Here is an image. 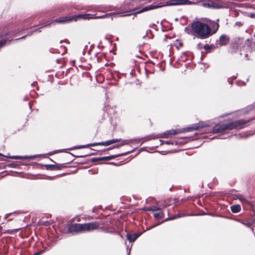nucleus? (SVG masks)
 <instances>
[{"instance_id":"dca6fc26","label":"nucleus","mask_w":255,"mask_h":255,"mask_svg":"<svg viewBox=\"0 0 255 255\" xmlns=\"http://www.w3.org/2000/svg\"><path fill=\"white\" fill-rule=\"evenodd\" d=\"M182 216V214H177V215H175L174 216H173L170 217V220H173V219H176L177 218L181 217Z\"/></svg>"},{"instance_id":"cd10ccee","label":"nucleus","mask_w":255,"mask_h":255,"mask_svg":"<svg viewBox=\"0 0 255 255\" xmlns=\"http://www.w3.org/2000/svg\"><path fill=\"white\" fill-rule=\"evenodd\" d=\"M199 47H200V48H201L202 47V46L201 45H200V44H199Z\"/></svg>"},{"instance_id":"f3484780","label":"nucleus","mask_w":255,"mask_h":255,"mask_svg":"<svg viewBox=\"0 0 255 255\" xmlns=\"http://www.w3.org/2000/svg\"><path fill=\"white\" fill-rule=\"evenodd\" d=\"M128 140H123V141H122V142L120 143V144L118 145L116 147H120L121 146H122L123 145L128 144Z\"/></svg>"},{"instance_id":"423d86ee","label":"nucleus","mask_w":255,"mask_h":255,"mask_svg":"<svg viewBox=\"0 0 255 255\" xmlns=\"http://www.w3.org/2000/svg\"><path fill=\"white\" fill-rule=\"evenodd\" d=\"M69 230L70 232H84L83 224H74L70 226L69 228Z\"/></svg>"},{"instance_id":"393cba45","label":"nucleus","mask_w":255,"mask_h":255,"mask_svg":"<svg viewBox=\"0 0 255 255\" xmlns=\"http://www.w3.org/2000/svg\"><path fill=\"white\" fill-rule=\"evenodd\" d=\"M96 10L99 11H104L103 10H102L99 8H98L96 9Z\"/></svg>"},{"instance_id":"c756f323","label":"nucleus","mask_w":255,"mask_h":255,"mask_svg":"<svg viewBox=\"0 0 255 255\" xmlns=\"http://www.w3.org/2000/svg\"><path fill=\"white\" fill-rule=\"evenodd\" d=\"M0 155H1V154L0 153Z\"/></svg>"},{"instance_id":"ddd939ff","label":"nucleus","mask_w":255,"mask_h":255,"mask_svg":"<svg viewBox=\"0 0 255 255\" xmlns=\"http://www.w3.org/2000/svg\"><path fill=\"white\" fill-rule=\"evenodd\" d=\"M35 156H13L10 157L11 159H28V158H33Z\"/></svg>"},{"instance_id":"2eb2a0df","label":"nucleus","mask_w":255,"mask_h":255,"mask_svg":"<svg viewBox=\"0 0 255 255\" xmlns=\"http://www.w3.org/2000/svg\"><path fill=\"white\" fill-rule=\"evenodd\" d=\"M163 213L162 212L160 211L158 213H154L153 216L156 218H162L163 217Z\"/></svg>"},{"instance_id":"39448f33","label":"nucleus","mask_w":255,"mask_h":255,"mask_svg":"<svg viewBox=\"0 0 255 255\" xmlns=\"http://www.w3.org/2000/svg\"><path fill=\"white\" fill-rule=\"evenodd\" d=\"M99 225L97 222L90 223L87 224H83V231L84 232H90L98 228Z\"/></svg>"},{"instance_id":"0eeeda50","label":"nucleus","mask_w":255,"mask_h":255,"mask_svg":"<svg viewBox=\"0 0 255 255\" xmlns=\"http://www.w3.org/2000/svg\"><path fill=\"white\" fill-rule=\"evenodd\" d=\"M120 139H112V140H108V141H104V142H98V143H92L90 145H88L87 146H84L83 147H88V146H96V145H104V146H108L109 145H111L112 144H113L114 143H116L117 142H119L120 141Z\"/></svg>"},{"instance_id":"20e7f679","label":"nucleus","mask_w":255,"mask_h":255,"mask_svg":"<svg viewBox=\"0 0 255 255\" xmlns=\"http://www.w3.org/2000/svg\"><path fill=\"white\" fill-rule=\"evenodd\" d=\"M192 3L189 0H171L166 2L165 4H156V5H150L146 7H144L142 9L137 11L136 13H140L142 12H144L152 9L157 8L161 7L165 5H186L190 4Z\"/></svg>"},{"instance_id":"1a4fd4ad","label":"nucleus","mask_w":255,"mask_h":255,"mask_svg":"<svg viewBox=\"0 0 255 255\" xmlns=\"http://www.w3.org/2000/svg\"><path fill=\"white\" fill-rule=\"evenodd\" d=\"M229 42V38L225 35H222L218 41V44L220 46L225 45Z\"/></svg>"},{"instance_id":"6e6552de","label":"nucleus","mask_w":255,"mask_h":255,"mask_svg":"<svg viewBox=\"0 0 255 255\" xmlns=\"http://www.w3.org/2000/svg\"><path fill=\"white\" fill-rule=\"evenodd\" d=\"M181 132V131L180 130L171 129L162 134L159 137L167 138L170 135H175L180 133Z\"/></svg>"},{"instance_id":"f8f14e48","label":"nucleus","mask_w":255,"mask_h":255,"mask_svg":"<svg viewBox=\"0 0 255 255\" xmlns=\"http://www.w3.org/2000/svg\"><path fill=\"white\" fill-rule=\"evenodd\" d=\"M237 198L241 201L243 204H247L248 205H250V202L247 200L244 197H243L242 195H237Z\"/></svg>"},{"instance_id":"412c9836","label":"nucleus","mask_w":255,"mask_h":255,"mask_svg":"<svg viewBox=\"0 0 255 255\" xmlns=\"http://www.w3.org/2000/svg\"><path fill=\"white\" fill-rule=\"evenodd\" d=\"M160 141L161 142V144H163V143H165L167 144H172L171 141H164L163 140H160Z\"/></svg>"},{"instance_id":"6ab92c4d","label":"nucleus","mask_w":255,"mask_h":255,"mask_svg":"<svg viewBox=\"0 0 255 255\" xmlns=\"http://www.w3.org/2000/svg\"><path fill=\"white\" fill-rule=\"evenodd\" d=\"M148 210H149V211H157V210H159V208L156 207H151L150 208H149L148 209Z\"/></svg>"},{"instance_id":"aec40b11","label":"nucleus","mask_w":255,"mask_h":255,"mask_svg":"<svg viewBox=\"0 0 255 255\" xmlns=\"http://www.w3.org/2000/svg\"><path fill=\"white\" fill-rule=\"evenodd\" d=\"M6 43V41L5 40H1L0 41V48L3 47Z\"/></svg>"},{"instance_id":"bb28decb","label":"nucleus","mask_w":255,"mask_h":255,"mask_svg":"<svg viewBox=\"0 0 255 255\" xmlns=\"http://www.w3.org/2000/svg\"><path fill=\"white\" fill-rule=\"evenodd\" d=\"M105 158L106 159H111L110 157H106Z\"/></svg>"},{"instance_id":"5701e85b","label":"nucleus","mask_w":255,"mask_h":255,"mask_svg":"<svg viewBox=\"0 0 255 255\" xmlns=\"http://www.w3.org/2000/svg\"><path fill=\"white\" fill-rule=\"evenodd\" d=\"M205 48L206 49V50L207 51H208V49H209V46H205Z\"/></svg>"},{"instance_id":"f03ea898","label":"nucleus","mask_w":255,"mask_h":255,"mask_svg":"<svg viewBox=\"0 0 255 255\" xmlns=\"http://www.w3.org/2000/svg\"><path fill=\"white\" fill-rule=\"evenodd\" d=\"M246 121L239 120L235 123L216 125L213 128V132L215 133L223 132L233 128H242L244 127Z\"/></svg>"},{"instance_id":"f257e3e1","label":"nucleus","mask_w":255,"mask_h":255,"mask_svg":"<svg viewBox=\"0 0 255 255\" xmlns=\"http://www.w3.org/2000/svg\"><path fill=\"white\" fill-rule=\"evenodd\" d=\"M217 22H213L211 28L207 23L197 20L192 23L191 26L186 27L185 31L188 34L201 39H205L215 33L219 28Z\"/></svg>"},{"instance_id":"9b49d317","label":"nucleus","mask_w":255,"mask_h":255,"mask_svg":"<svg viewBox=\"0 0 255 255\" xmlns=\"http://www.w3.org/2000/svg\"><path fill=\"white\" fill-rule=\"evenodd\" d=\"M231 209L232 212L237 213L241 211V207L239 205H234L231 207Z\"/></svg>"},{"instance_id":"4468645a","label":"nucleus","mask_w":255,"mask_h":255,"mask_svg":"<svg viewBox=\"0 0 255 255\" xmlns=\"http://www.w3.org/2000/svg\"><path fill=\"white\" fill-rule=\"evenodd\" d=\"M205 127V126H204V125H203V124H201V123H199V124H197V125H194V126L192 127V129H199V128H203V127Z\"/></svg>"},{"instance_id":"7ed1b4c3","label":"nucleus","mask_w":255,"mask_h":255,"mask_svg":"<svg viewBox=\"0 0 255 255\" xmlns=\"http://www.w3.org/2000/svg\"><path fill=\"white\" fill-rule=\"evenodd\" d=\"M112 15V13H108L103 15L98 16H93L92 15L89 13L78 14L74 16L71 17H62L61 18H57L55 22L61 23H66L70 22L72 20L77 21L78 19L82 18L84 19H90L93 18H104L109 17Z\"/></svg>"},{"instance_id":"9d476101","label":"nucleus","mask_w":255,"mask_h":255,"mask_svg":"<svg viewBox=\"0 0 255 255\" xmlns=\"http://www.w3.org/2000/svg\"><path fill=\"white\" fill-rule=\"evenodd\" d=\"M141 233L128 234L127 238L130 242H134L138 237L141 235Z\"/></svg>"},{"instance_id":"c85d7f7f","label":"nucleus","mask_w":255,"mask_h":255,"mask_svg":"<svg viewBox=\"0 0 255 255\" xmlns=\"http://www.w3.org/2000/svg\"><path fill=\"white\" fill-rule=\"evenodd\" d=\"M168 220H170V218L168 219ZM166 221H167V219H166Z\"/></svg>"},{"instance_id":"4be33fe9","label":"nucleus","mask_w":255,"mask_h":255,"mask_svg":"<svg viewBox=\"0 0 255 255\" xmlns=\"http://www.w3.org/2000/svg\"><path fill=\"white\" fill-rule=\"evenodd\" d=\"M44 252V251H41L40 252H37L34 254L33 255H40Z\"/></svg>"},{"instance_id":"b1692460","label":"nucleus","mask_w":255,"mask_h":255,"mask_svg":"<svg viewBox=\"0 0 255 255\" xmlns=\"http://www.w3.org/2000/svg\"><path fill=\"white\" fill-rule=\"evenodd\" d=\"M111 10H112V7L110 6V7H109L107 10H106V11Z\"/></svg>"},{"instance_id":"a878e982","label":"nucleus","mask_w":255,"mask_h":255,"mask_svg":"<svg viewBox=\"0 0 255 255\" xmlns=\"http://www.w3.org/2000/svg\"><path fill=\"white\" fill-rule=\"evenodd\" d=\"M252 17H255V14H252Z\"/></svg>"},{"instance_id":"a211bd4d","label":"nucleus","mask_w":255,"mask_h":255,"mask_svg":"<svg viewBox=\"0 0 255 255\" xmlns=\"http://www.w3.org/2000/svg\"><path fill=\"white\" fill-rule=\"evenodd\" d=\"M53 22V21H52V20H50V21H48V22H47L45 24H42V25L41 26V27H43L47 26V25H49L50 23H52Z\"/></svg>"}]
</instances>
